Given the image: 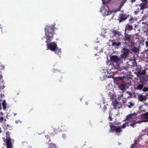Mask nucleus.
<instances>
[{"instance_id": "obj_21", "label": "nucleus", "mask_w": 148, "mask_h": 148, "mask_svg": "<svg viewBox=\"0 0 148 148\" xmlns=\"http://www.w3.org/2000/svg\"><path fill=\"white\" fill-rule=\"evenodd\" d=\"M125 3V1L122 0V1H121L120 4V5L117 8V11H119Z\"/></svg>"}, {"instance_id": "obj_41", "label": "nucleus", "mask_w": 148, "mask_h": 148, "mask_svg": "<svg viewBox=\"0 0 148 148\" xmlns=\"http://www.w3.org/2000/svg\"><path fill=\"white\" fill-rule=\"evenodd\" d=\"M146 73L145 70H143L142 72L140 73V74L142 75H144Z\"/></svg>"}, {"instance_id": "obj_16", "label": "nucleus", "mask_w": 148, "mask_h": 148, "mask_svg": "<svg viewBox=\"0 0 148 148\" xmlns=\"http://www.w3.org/2000/svg\"><path fill=\"white\" fill-rule=\"evenodd\" d=\"M118 104V101L116 99L114 101H113L112 105L113 106V108L116 110L117 109V106Z\"/></svg>"}, {"instance_id": "obj_62", "label": "nucleus", "mask_w": 148, "mask_h": 148, "mask_svg": "<svg viewBox=\"0 0 148 148\" xmlns=\"http://www.w3.org/2000/svg\"><path fill=\"white\" fill-rule=\"evenodd\" d=\"M1 114L2 115H3V114L2 112H1Z\"/></svg>"}, {"instance_id": "obj_9", "label": "nucleus", "mask_w": 148, "mask_h": 148, "mask_svg": "<svg viewBox=\"0 0 148 148\" xmlns=\"http://www.w3.org/2000/svg\"><path fill=\"white\" fill-rule=\"evenodd\" d=\"M130 79L128 78L125 76L123 77V79L122 82H123L125 84L130 85V83L131 81Z\"/></svg>"}, {"instance_id": "obj_11", "label": "nucleus", "mask_w": 148, "mask_h": 148, "mask_svg": "<svg viewBox=\"0 0 148 148\" xmlns=\"http://www.w3.org/2000/svg\"><path fill=\"white\" fill-rule=\"evenodd\" d=\"M138 99L140 101H145L146 99V97L145 96H144L141 94H139L138 95Z\"/></svg>"}, {"instance_id": "obj_59", "label": "nucleus", "mask_w": 148, "mask_h": 148, "mask_svg": "<svg viewBox=\"0 0 148 148\" xmlns=\"http://www.w3.org/2000/svg\"><path fill=\"white\" fill-rule=\"evenodd\" d=\"M4 119V120L5 121H6V119Z\"/></svg>"}, {"instance_id": "obj_64", "label": "nucleus", "mask_w": 148, "mask_h": 148, "mask_svg": "<svg viewBox=\"0 0 148 148\" xmlns=\"http://www.w3.org/2000/svg\"><path fill=\"white\" fill-rule=\"evenodd\" d=\"M147 135L148 136V133L147 134Z\"/></svg>"}, {"instance_id": "obj_31", "label": "nucleus", "mask_w": 148, "mask_h": 148, "mask_svg": "<svg viewBox=\"0 0 148 148\" xmlns=\"http://www.w3.org/2000/svg\"><path fill=\"white\" fill-rule=\"evenodd\" d=\"M110 100L112 101V99H114V95L113 94H112L111 95L110 94Z\"/></svg>"}, {"instance_id": "obj_3", "label": "nucleus", "mask_w": 148, "mask_h": 148, "mask_svg": "<svg viewBox=\"0 0 148 148\" xmlns=\"http://www.w3.org/2000/svg\"><path fill=\"white\" fill-rule=\"evenodd\" d=\"M10 133L7 131L6 133V139L5 138H3L4 142L6 144L7 148H10L11 147H13V145L12 144V142H14V140H12L10 138Z\"/></svg>"}, {"instance_id": "obj_39", "label": "nucleus", "mask_w": 148, "mask_h": 148, "mask_svg": "<svg viewBox=\"0 0 148 148\" xmlns=\"http://www.w3.org/2000/svg\"><path fill=\"white\" fill-rule=\"evenodd\" d=\"M121 16H123L124 17H126L127 18H127L128 17L129 15L127 16L126 14H121Z\"/></svg>"}, {"instance_id": "obj_55", "label": "nucleus", "mask_w": 148, "mask_h": 148, "mask_svg": "<svg viewBox=\"0 0 148 148\" xmlns=\"http://www.w3.org/2000/svg\"><path fill=\"white\" fill-rule=\"evenodd\" d=\"M2 132V131L1 130V129L0 127V134Z\"/></svg>"}, {"instance_id": "obj_47", "label": "nucleus", "mask_w": 148, "mask_h": 148, "mask_svg": "<svg viewBox=\"0 0 148 148\" xmlns=\"http://www.w3.org/2000/svg\"><path fill=\"white\" fill-rule=\"evenodd\" d=\"M107 12V13L106 14V15L107 16H108V15L110 14L112 12H110V11H109V12Z\"/></svg>"}, {"instance_id": "obj_54", "label": "nucleus", "mask_w": 148, "mask_h": 148, "mask_svg": "<svg viewBox=\"0 0 148 148\" xmlns=\"http://www.w3.org/2000/svg\"><path fill=\"white\" fill-rule=\"evenodd\" d=\"M136 144H137L136 141V140H135L134 144V145H136Z\"/></svg>"}, {"instance_id": "obj_28", "label": "nucleus", "mask_w": 148, "mask_h": 148, "mask_svg": "<svg viewBox=\"0 0 148 148\" xmlns=\"http://www.w3.org/2000/svg\"><path fill=\"white\" fill-rule=\"evenodd\" d=\"M122 132V130L121 129V128L119 127H117L116 128V131L115 132L116 133H120Z\"/></svg>"}, {"instance_id": "obj_10", "label": "nucleus", "mask_w": 148, "mask_h": 148, "mask_svg": "<svg viewBox=\"0 0 148 148\" xmlns=\"http://www.w3.org/2000/svg\"><path fill=\"white\" fill-rule=\"evenodd\" d=\"M114 36L118 37L122 35L121 32L116 30H113L112 31Z\"/></svg>"}, {"instance_id": "obj_2", "label": "nucleus", "mask_w": 148, "mask_h": 148, "mask_svg": "<svg viewBox=\"0 0 148 148\" xmlns=\"http://www.w3.org/2000/svg\"><path fill=\"white\" fill-rule=\"evenodd\" d=\"M124 36L122 39L125 42V43L126 45L132 47L135 44V43L133 42L134 39V36L133 35H130L125 32Z\"/></svg>"}, {"instance_id": "obj_12", "label": "nucleus", "mask_w": 148, "mask_h": 148, "mask_svg": "<svg viewBox=\"0 0 148 148\" xmlns=\"http://www.w3.org/2000/svg\"><path fill=\"white\" fill-rule=\"evenodd\" d=\"M62 131V130H60L59 127H56L53 129V132H52L51 134L52 135L54 136L55 134H57L58 132Z\"/></svg>"}, {"instance_id": "obj_34", "label": "nucleus", "mask_w": 148, "mask_h": 148, "mask_svg": "<svg viewBox=\"0 0 148 148\" xmlns=\"http://www.w3.org/2000/svg\"><path fill=\"white\" fill-rule=\"evenodd\" d=\"M123 77H119L116 78V80H121L122 81H123Z\"/></svg>"}, {"instance_id": "obj_44", "label": "nucleus", "mask_w": 148, "mask_h": 148, "mask_svg": "<svg viewBox=\"0 0 148 148\" xmlns=\"http://www.w3.org/2000/svg\"><path fill=\"white\" fill-rule=\"evenodd\" d=\"M5 87V86L3 85L0 86V90L3 89H4Z\"/></svg>"}, {"instance_id": "obj_48", "label": "nucleus", "mask_w": 148, "mask_h": 148, "mask_svg": "<svg viewBox=\"0 0 148 148\" xmlns=\"http://www.w3.org/2000/svg\"><path fill=\"white\" fill-rule=\"evenodd\" d=\"M144 105L145 106H147V108H148V104H147V103H145L144 104Z\"/></svg>"}, {"instance_id": "obj_22", "label": "nucleus", "mask_w": 148, "mask_h": 148, "mask_svg": "<svg viewBox=\"0 0 148 148\" xmlns=\"http://www.w3.org/2000/svg\"><path fill=\"white\" fill-rule=\"evenodd\" d=\"M2 106L3 108V109L4 110H6L7 107V104L6 103L5 100H3L2 103Z\"/></svg>"}, {"instance_id": "obj_15", "label": "nucleus", "mask_w": 148, "mask_h": 148, "mask_svg": "<svg viewBox=\"0 0 148 148\" xmlns=\"http://www.w3.org/2000/svg\"><path fill=\"white\" fill-rule=\"evenodd\" d=\"M126 86L123 84H122L119 85V88L124 92L126 89Z\"/></svg>"}, {"instance_id": "obj_4", "label": "nucleus", "mask_w": 148, "mask_h": 148, "mask_svg": "<svg viewBox=\"0 0 148 148\" xmlns=\"http://www.w3.org/2000/svg\"><path fill=\"white\" fill-rule=\"evenodd\" d=\"M53 38H50L49 40L46 39V42L47 43V49H49L52 51H54L57 48V44L54 42L50 43L52 40Z\"/></svg>"}, {"instance_id": "obj_56", "label": "nucleus", "mask_w": 148, "mask_h": 148, "mask_svg": "<svg viewBox=\"0 0 148 148\" xmlns=\"http://www.w3.org/2000/svg\"><path fill=\"white\" fill-rule=\"evenodd\" d=\"M1 109V104L0 103V110Z\"/></svg>"}, {"instance_id": "obj_50", "label": "nucleus", "mask_w": 148, "mask_h": 148, "mask_svg": "<svg viewBox=\"0 0 148 148\" xmlns=\"http://www.w3.org/2000/svg\"><path fill=\"white\" fill-rule=\"evenodd\" d=\"M135 124V123H134V124L132 123V124H131L130 125L132 127H133L134 125Z\"/></svg>"}, {"instance_id": "obj_19", "label": "nucleus", "mask_w": 148, "mask_h": 148, "mask_svg": "<svg viewBox=\"0 0 148 148\" xmlns=\"http://www.w3.org/2000/svg\"><path fill=\"white\" fill-rule=\"evenodd\" d=\"M126 19L127 18L126 17H124L121 15L120 16L118 19V20L119 21V23H120L126 20Z\"/></svg>"}, {"instance_id": "obj_5", "label": "nucleus", "mask_w": 148, "mask_h": 148, "mask_svg": "<svg viewBox=\"0 0 148 148\" xmlns=\"http://www.w3.org/2000/svg\"><path fill=\"white\" fill-rule=\"evenodd\" d=\"M130 52V50L128 49L127 46H125L122 49L121 52L122 53L120 55L121 58L122 59H125L128 57V56Z\"/></svg>"}, {"instance_id": "obj_60", "label": "nucleus", "mask_w": 148, "mask_h": 148, "mask_svg": "<svg viewBox=\"0 0 148 148\" xmlns=\"http://www.w3.org/2000/svg\"><path fill=\"white\" fill-rule=\"evenodd\" d=\"M0 77H1V78H2V75H0Z\"/></svg>"}, {"instance_id": "obj_51", "label": "nucleus", "mask_w": 148, "mask_h": 148, "mask_svg": "<svg viewBox=\"0 0 148 148\" xmlns=\"http://www.w3.org/2000/svg\"><path fill=\"white\" fill-rule=\"evenodd\" d=\"M133 18H131L129 19V21H132L133 20Z\"/></svg>"}, {"instance_id": "obj_63", "label": "nucleus", "mask_w": 148, "mask_h": 148, "mask_svg": "<svg viewBox=\"0 0 148 148\" xmlns=\"http://www.w3.org/2000/svg\"><path fill=\"white\" fill-rule=\"evenodd\" d=\"M10 148H13V147H10Z\"/></svg>"}, {"instance_id": "obj_53", "label": "nucleus", "mask_w": 148, "mask_h": 148, "mask_svg": "<svg viewBox=\"0 0 148 148\" xmlns=\"http://www.w3.org/2000/svg\"><path fill=\"white\" fill-rule=\"evenodd\" d=\"M131 1L132 3L133 2H135L136 1V0H131Z\"/></svg>"}, {"instance_id": "obj_57", "label": "nucleus", "mask_w": 148, "mask_h": 148, "mask_svg": "<svg viewBox=\"0 0 148 148\" xmlns=\"http://www.w3.org/2000/svg\"><path fill=\"white\" fill-rule=\"evenodd\" d=\"M106 77H108V78H111V76H110H110H108V77H107V76H106Z\"/></svg>"}, {"instance_id": "obj_1", "label": "nucleus", "mask_w": 148, "mask_h": 148, "mask_svg": "<svg viewBox=\"0 0 148 148\" xmlns=\"http://www.w3.org/2000/svg\"><path fill=\"white\" fill-rule=\"evenodd\" d=\"M55 25H48L45 26V35L46 39L49 40L50 38H53L54 31L55 29Z\"/></svg>"}, {"instance_id": "obj_17", "label": "nucleus", "mask_w": 148, "mask_h": 148, "mask_svg": "<svg viewBox=\"0 0 148 148\" xmlns=\"http://www.w3.org/2000/svg\"><path fill=\"white\" fill-rule=\"evenodd\" d=\"M137 114L136 113H133L132 114H129L127 115L126 117V118L125 120V121H127V120H130V119L134 118L133 116H135V115H137Z\"/></svg>"}, {"instance_id": "obj_23", "label": "nucleus", "mask_w": 148, "mask_h": 148, "mask_svg": "<svg viewBox=\"0 0 148 148\" xmlns=\"http://www.w3.org/2000/svg\"><path fill=\"white\" fill-rule=\"evenodd\" d=\"M117 127L114 125L110 126V132H115Z\"/></svg>"}, {"instance_id": "obj_6", "label": "nucleus", "mask_w": 148, "mask_h": 148, "mask_svg": "<svg viewBox=\"0 0 148 148\" xmlns=\"http://www.w3.org/2000/svg\"><path fill=\"white\" fill-rule=\"evenodd\" d=\"M109 41L112 42V46L115 48H118L121 45V42H118L115 40H109Z\"/></svg>"}, {"instance_id": "obj_36", "label": "nucleus", "mask_w": 148, "mask_h": 148, "mask_svg": "<svg viewBox=\"0 0 148 148\" xmlns=\"http://www.w3.org/2000/svg\"><path fill=\"white\" fill-rule=\"evenodd\" d=\"M112 115V114H111V112H110L108 119H109V121H112V118L111 117V116Z\"/></svg>"}, {"instance_id": "obj_33", "label": "nucleus", "mask_w": 148, "mask_h": 148, "mask_svg": "<svg viewBox=\"0 0 148 148\" xmlns=\"http://www.w3.org/2000/svg\"><path fill=\"white\" fill-rule=\"evenodd\" d=\"M6 130H10L12 128V127L11 125L9 124H7L6 126Z\"/></svg>"}, {"instance_id": "obj_30", "label": "nucleus", "mask_w": 148, "mask_h": 148, "mask_svg": "<svg viewBox=\"0 0 148 148\" xmlns=\"http://www.w3.org/2000/svg\"><path fill=\"white\" fill-rule=\"evenodd\" d=\"M126 93L129 95V96H128L127 98H131L132 97V93L130 91H127Z\"/></svg>"}, {"instance_id": "obj_52", "label": "nucleus", "mask_w": 148, "mask_h": 148, "mask_svg": "<svg viewBox=\"0 0 148 148\" xmlns=\"http://www.w3.org/2000/svg\"><path fill=\"white\" fill-rule=\"evenodd\" d=\"M147 0H141V1L142 2H147Z\"/></svg>"}, {"instance_id": "obj_24", "label": "nucleus", "mask_w": 148, "mask_h": 148, "mask_svg": "<svg viewBox=\"0 0 148 148\" xmlns=\"http://www.w3.org/2000/svg\"><path fill=\"white\" fill-rule=\"evenodd\" d=\"M132 52H134L135 53H136L139 51V50L136 47L134 46L132 49Z\"/></svg>"}, {"instance_id": "obj_45", "label": "nucleus", "mask_w": 148, "mask_h": 148, "mask_svg": "<svg viewBox=\"0 0 148 148\" xmlns=\"http://www.w3.org/2000/svg\"><path fill=\"white\" fill-rule=\"evenodd\" d=\"M62 137L63 138H65L66 137V136L65 134H64L62 135Z\"/></svg>"}, {"instance_id": "obj_13", "label": "nucleus", "mask_w": 148, "mask_h": 148, "mask_svg": "<svg viewBox=\"0 0 148 148\" xmlns=\"http://www.w3.org/2000/svg\"><path fill=\"white\" fill-rule=\"evenodd\" d=\"M147 20H148V13L144 15L142 17V20L140 21H144V22H142V23L145 24L147 22Z\"/></svg>"}, {"instance_id": "obj_14", "label": "nucleus", "mask_w": 148, "mask_h": 148, "mask_svg": "<svg viewBox=\"0 0 148 148\" xmlns=\"http://www.w3.org/2000/svg\"><path fill=\"white\" fill-rule=\"evenodd\" d=\"M140 80L142 84H145L148 81V78L145 76H143L141 78Z\"/></svg>"}, {"instance_id": "obj_25", "label": "nucleus", "mask_w": 148, "mask_h": 148, "mask_svg": "<svg viewBox=\"0 0 148 148\" xmlns=\"http://www.w3.org/2000/svg\"><path fill=\"white\" fill-rule=\"evenodd\" d=\"M54 51H55V53L58 55L59 53H60L62 51L61 49H58V48L57 47V48Z\"/></svg>"}, {"instance_id": "obj_20", "label": "nucleus", "mask_w": 148, "mask_h": 148, "mask_svg": "<svg viewBox=\"0 0 148 148\" xmlns=\"http://www.w3.org/2000/svg\"><path fill=\"white\" fill-rule=\"evenodd\" d=\"M48 148H58L55 144L51 143L49 144Z\"/></svg>"}, {"instance_id": "obj_58", "label": "nucleus", "mask_w": 148, "mask_h": 148, "mask_svg": "<svg viewBox=\"0 0 148 148\" xmlns=\"http://www.w3.org/2000/svg\"><path fill=\"white\" fill-rule=\"evenodd\" d=\"M16 115V113H14V116H15Z\"/></svg>"}, {"instance_id": "obj_46", "label": "nucleus", "mask_w": 148, "mask_h": 148, "mask_svg": "<svg viewBox=\"0 0 148 148\" xmlns=\"http://www.w3.org/2000/svg\"><path fill=\"white\" fill-rule=\"evenodd\" d=\"M0 66L1 67V69H3L5 68L4 65L3 64H1Z\"/></svg>"}, {"instance_id": "obj_38", "label": "nucleus", "mask_w": 148, "mask_h": 148, "mask_svg": "<svg viewBox=\"0 0 148 148\" xmlns=\"http://www.w3.org/2000/svg\"><path fill=\"white\" fill-rule=\"evenodd\" d=\"M145 5L143 4H140V6H141V9L142 10H144L145 8L144 7Z\"/></svg>"}, {"instance_id": "obj_49", "label": "nucleus", "mask_w": 148, "mask_h": 148, "mask_svg": "<svg viewBox=\"0 0 148 148\" xmlns=\"http://www.w3.org/2000/svg\"><path fill=\"white\" fill-rule=\"evenodd\" d=\"M138 12V11H134V13L135 14H136Z\"/></svg>"}, {"instance_id": "obj_32", "label": "nucleus", "mask_w": 148, "mask_h": 148, "mask_svg": "<svg viewBox=\"0 0 148 148\" xmlns=\"http://www.w3.org/2000/svg\"><path fill=\"white\" fill-rule=\"evenodd\" d=\"M134 105V104L133 103H132L130 102L129 103L127 104V106L129 107V108H132V106H133Z\"/></svg>"}, {"instance_id": "obj_8", "label": "nucleus", "mask_w": 148, "mask_h": 148, "mask_svg": "<svg viewBox=\"0 0 148 148\" xmlns=\"http://www.w3.org/2000/svg\"><path fill=\"white\" fill-rule=\"evenodd\" d=\"M133 27L132 25L129 24H127L126 25L125 28V32H126V33H127L126 32L127 31H131L133 29Z\"/></svg>"}, {"instance_id": "obj_27", "label": "nucleus", "mask_w": 148, "mask_h": 148, "mask_svg": "<svg viewBox=\"0 0 148 148\" xmlns=\"http://www.w3.org/2000/svg\"><path fill=\"white\" fill-rule=\"evenodd\" d=\"M143 88V84H139L137 86L136 89L138 90H141Z\"/></svg>"}, {"instance_id": "obj_42", "label": "nucleus", "mask_w": 148, "mask_h": 148, "mask_svg": "<svg viewBox=\"0 0 148 148\" xmlns=\"http://www.w3.org/2000/svg\"><path fill=\"white\" fill-rule=\"evenodd\" d=\"M4 119L3 117L2 116H0V122H2L3 121Z\"/></svg>"}, {"instance_id": "obj_7", "label": "nucleus", "mask_w": 148, "mask_h": 148, "mask_svg": "<svg viewBox=\"0 0 148 148\" xmlns=\"http://www.w3.org/2000/svg\"><path fill=\"white\" fill-rule=\"evenodd\" d=\"M141 116L143 119H142V121L146 122L148 121V112L144 114H142Z\"/></svg>"}, {"instance_id": "obj_35", "label": "nucleus", "mask_w": 148, "mask_h": 148, "mask_svg": "<svg viewBox=\"0 0 148 148\" xmlns=\"http://www.w3.org/2000/svg\"><path fill=\"white\" fill-rule=\"evenodd\" d=\"M127 124L128 123H123L122 125V126L121 127V128H125L127 125H128Z\"/></svg>"}, {"instance_id": "obj_43", "label": "nucleus", "mask_w": 148, "mask_h": 148, "mask_svg": "<svg viewBox=\"0 0 148 148\" xmlns=\"http://www.w3.org/2000/svg\"><path fill=\"white\" fill-rule=\"evenodd\" d=\"M147 41L145 42L146 46V47H148V37L147 38Z\"/></svg>"}, {"instance_id": "obj_61", "label": "nucleus", "mask_w": 148, "mask_h": 148, "mask_svg": "<svg viewBox=\"0 0 148 148\" xmlns=\"http://www.w3.org/2000/svg\"><path fill=\"white\" fill-rule=\"evenodd\" d=\"M142 112H145V111H144L143 110H142Z\"/></svg>"}, {"instance_id": "obj_26", "label": "nucleus", "mask_w": 148, "mask_h": 148, "mask_svg": "<svg viewBox=\"0 0 148 148\" xmlns=\"http://www.w3.org/2000/svg\"><path fill=\"white\" fill-rule=\"evenodd\" d=\"M45 140L46 141V142L48 143L50 141L51 139L49 138V136L48 135H47L45 136Z\"/></svg>"}, {"instance_id": "obj_37", "label": "nucleus", "mask_w": 148, "mask_h": 148, "mask_svg": "<svg viewBox=\"0 0 148 148\" xmlns=\"http://www.w3.org/2000/svg\"><path fill=\"white\" fill-rule=\"evenodd\" d=\"M107 107L106 106L104 105L103 109H102L103 112H105L106 110H107Z\"/></svg>"}, {"instance_id": "obj_40", "label": "nucleus", "mask_w": 148, "mask_h": 148, "mask_svg": "<svg viewBox=\"0 0 148 148\" xmlns=\"http://www.w3.org/2000/svg\"><path fill=\"white\" fill-rule=\"evenodd\" d=\"M148 90V87H145L143 89V91L144 92H145Z\"/></svg>"}, {"instance_id": "obj_18", "label": "nucleus", "mask_w": 148, "mask_h": 148, "mask_svg": "<svg viewBox=\"0 0 148 148\" xmlns=\"http://www.w3.org/2000/svg\"><path fill=\"white\" fill-rule=\"evenodd\" d=\"M110 60L111 61L116 62L118 60V58L116 56H112L110 57Z\"/></svg>"}, {"instance_id": "obj_29", "label": "nucleus", "mask_w": 148, "mask_h": 148, "mask_svg": "<svg viewBox=\"0 0 148 148\" xmlns=\"http://www.w3.org/2000/svg\"><path fill=\"white\" fill-rule=\"evenodd\" d=\"M127 70L126 68H124L123 69L121 70V72L123 74H125L127 73Z\"/></svg>"}]
</instances>
